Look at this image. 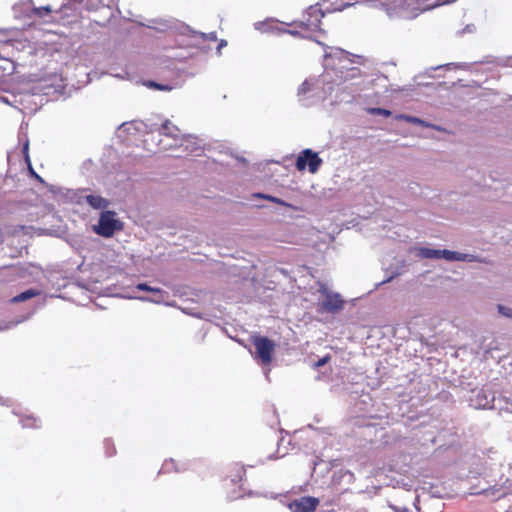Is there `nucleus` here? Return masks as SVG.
Returning <instances> with one entry per match:
<instances>
[{
  "label": "nucleus",
  "mask_w": 512,
  "mask_h": 512,
  "mask_svg": "<svg viewBox=\"0 0 512 512\" xmlns=\"http://www.w3.org/2000/svg\"><path fill=\"white\" fill-rule=\"evenodd\" d=\"M129 298L131 299H139L141 301H144V302H151V303H155V304H160L163 302V299L158 297V298H150V297H146V296H136V295H132V296H129Z\"/></svg>",
  "instance_id": "nucleus-23"
},
{
  "label": "nucleus",
  "mask_w": 512,
  "mask_h": 512,
  "mask_svg": "<svg viewBox=\"0 0 512 512\" xmlns=\"http://www.w3.org/2000/svg\"><path fill=\"white\" fill-rule=\"evenodd\" d=\"M87 189H83L80 191L81 196L78 200V203H82V199L93 209L95 210H104L110 206V201L100 195L94 194H86Z\"/></svg>",
  "instance_id": "nucleus-9"
},
{
  "label": "nucleus",
  "mask_w": 512,
  "mask_h": 512,
  "mask_svg": "<svg viewBox=\"0 0 512 512\" xmlns=\"http://www.w3.org/2000/svg\"><path fill=\"white\" fill-rule=\"evenodd\" d=\"M494 400L493 392L485 389L475 390L470 397V405L476 409H493Z\"/></svg>",
  "instance_id": "nucleus-7"
},
{
  "label": "nucleus",
  "mask_w": 512,
  "mask_h": 512,
  "mask_svg": "<svg viewBox=\"0 0 512 512\" xmlns=\"http://www.w3.org/2000/svg\"><path fill=\"white\" fill-rule=\"evenodd\" d=\"M397 119H401V120H404L408 123H411V124H416V125H420V126H423V127H432V128H436V126L418 118V117H415V116H410V115H405V114H400V115H397L396 116ZM437 129H439L437 127Z\"/></svg>",
  "instance_id": "nucleus-15"
},
{
  "label": "nucleus",
  "mask_w": 512,
  "mask_h": 512,
  "mask_svg": "<svg viewBox=\"0 0 512 512\" xmlns=\"http://www.w3.org/2000/svg\"><path fill=\"white\" fill-rule=\"evenodd\" d=\"M330 72L325 71L321 78L307 79L298 88L299 101L309 106L316 101H323L333 91L330 86Z\"/></svg>",
  "instance_id": "nucleus-1"
},
{
  "label": "nucleus",
  "mask_w": 512,
  "mask_h": 512,
  "mask_svg": "<svg viewBox=\"0 0 512 512\" xmlns=\"http://www.w3.org/2000/svg\"><path fill=\"white\" fill-rule=\"evenodd\" d=\"M325 71H328V69H326ZM329 72L330 86L340 85L360 75L359 68L347 67L346 65H340L337 69H331L329 70Z\"/></svg>",
  "instance_id": "nucleus-5"
},
{
  "label": "nucleus",
  "mask_w": 512,
  "mask_h": 512,
  "mask_svg": "<svg viewBox=\"0 0 512 512\" xmlns=\"http://www.w3.org/2000/svg\"><path fill=\"white\" fill-rule=\"evenodd\" d=\"M476 27L474 24H467L464 29L457 32L458 35H463L465 33H473L475 32Z\"/></svg>",
  "instance_id": "nucleus-28"
},
{
  "label": "nucleus",
  "mask_w": 512,
  "mask_h": 512,
  "mask_svg": "<svg viewBox=\"0 0 512 512\" xmlns=\"http://www.w3.org/2000/svg\"><path fill=\"white\" fill-rule=\"evenodd\" d=\"M407 5L400 6L399 17L402 18H413L417 15V2L415 0H406Z\"/></svg>",
  "instance_id": "nucleus-12"
},
{
  "label": "nucleus",
  "mask_w": 512,
  "mask_h": 512,
  "mask_svg": "<svg viewBox=\"0 0 512 512\" xmlns=\"http://www.w3.org/2000/svg\"><path fill=\"white\" fill-rule=\"evenodd\" d=\"M319 505V499L312 496H303L288 504L292 512H314Z\"/></svg>",
  "instance_id": "nucleus-8"
},
{
  "label": "nucleus",
  "mask_w": 512,
  "mask_h": 512,
  "mask_svg": "<svg viewBox=\"0 0 512 512\" xmlns=\"http://www.w3.org/2000/svg\"><path fill=\"white\" fill-rule=\"evenodd\" d=\"M35 422H36V420L34 418H26V419L22 420V426L24 428L36 427V425L34 424Z\"/></svg>",
  "instance_id": "nucleus-29"
},
{
  "label": "nucleus",
  "mask_w": 512,
  "mask_h": 512,
  "mask_svg": "<svg viewBox=\"0 0 512 512\" xmlns=\"http://www.w3.org/2000/svg\"><path fill=\"white\" fill-rule=\"evenodd\" d=\"M144 85L148 88L161 90V91H170L172 89V87L169 85H163V84L157 83L152 80H148V81L144 82Z\"/></svg>",
  "instance_id": "nucleus-20"
},
{
  "label": "nucleus",
  "mask_w": 512,
  "mask_h": 512,
  "mask_svg": "<svg viewBox=\"0 0 512 512\" xmlns=\"http://www.w3.org/2000/svg\"><path fill=\"white\" fill-rule=\"evenodd\" d=\"M253 344L256 349V357H258L263 364H269L272 360L275 343L267 337L257 336L254 337Z\"/></svg>",
  "instance_id": "nucleus-6"
},
{
  "label": "nucleus",
  "mask_w": 512,
  "mask_h": 512,
  "mask_svg": "<svg viewBox=\"0 0 512 512\" xmlns=\"http://www.w3.org/2000/svg\"><path fill=\"white\" fill-rule=\"evenodd\" d=\"M454 66H456L454 63H447V64L431 67L430 70H438V69H441V68L450 69L451 67H454Z\"/></svg>",
  "instance_id": "nucleus-32"
},
{
  "label": "nucleus",
  "mask_w": 512,
  "mask_h": 512,
  "mask_svg": "<svg viewBox=\"0 0 512 512\" xmlns=\"http://www.w3.org/2000/svg\"><path fill=\"white\" fill-rule=\"evenodd\" d=\"M322 163L323 160L319 157L318 153L307 148L299 153L295 166L298 171H303L308 168L310 173L315 174Z\"/></svg>",
  "instance_id": "nucleus-4"
},
{
  "label": "nucleus",
  "mask_w": 512,
  "mask_h": 512,
  "mask_svg": "<svg viewBox=\"0 0 512 512\" xmlns=\"http://www.w3.org/2000/svg\"><path fill=\"white\" fill-rule=\"evenodd\" d=\"M159 132L160 134L171 137L174 140L181 138L179 135L180 129L176 125L172 124L169 120L164 121V123L159 128Z\"/></svg>",
  "instance_id": "nucleus-11"
},
{
  "label": "nucleus",
  "mask_w": 512,
  "mask_h": 512,
  "mask_svg": "<svg viewBox=\"0 0 512 512\" xmlns=\"http://www.w3.org/2000/svg\"><path fill=\"white\" fill-rule=\"evenodd\" d=\"M477 260H478L477 256H475L473 254H467V253H461V252L456 253L455 261L476 262Z\"/></svg>",
  "instance_id": "nucleus-21"
},
{
  "label": "nucleus",
  "mask_w": 512,
  "mask_h": 512,
  "mask_svg": "<svg viewBox=\"0 0 512 512\" xmlns=\"http://www.w3.org/2000/svg\"><path fill=\"white\" fill-rule=\"evenodd\" d=\"M0 101L4 102L6 104H10L9 100L6 97H0Z\"/></svg>",
  "instance_id": "nucleus-36"
},
{
  "label": "nucleus",
  "mask_w": 512,
  "mask_h": 512,
  "mask_svg": "<svg viewBox=\"0 0 512 512\" xmlns=\"http://www.w3.org/2000/svg\"><path fill=\"white\" fill-rule=\"evenodd\" d=\"M396 512H410L409 508L407 507H402V508H398V507H395V506H391Z\"/></svg>",
  "instance_id": "nucleus-34"
},
{
  "label": "nucleus",
  "mask_w": 512,
  "mask_h": 512,
  "mask_svg": "<svg viewBox=\"0 0 512 512\" xmlns=\"http://www.w3.org/2000/svg\"><path fill=\"white\" fill-rule=\"evenodd\" d=\"M162 469H164L165 471L168 472L169 471L168 463H165Z\"/></svg>",
  "instance_id": "nucleus-39"
},
{
  "label": "nucleus",
  "mask_w": 512,
  "mask_h": 512,
  "mask_svg": "<svg viewBox=\"0 0 512 512\" xmlns=\"http://www.w3.org/2000/svg\"><path fill=\"white\" fill-rule=\"evenodd\" d=\"M417 255L423 259H441V250L421 247L418 249Z\"/></svg>",
  "instance_id": "nucleus-14"
},
{
  "label": "nucleus",
  "mask_w": 512,
  "mask_h": 512,
  "mask_svg": "<svg viewBox=\"0 0 512 512\" xmlns=\"http://www.w3.org/2000/svg\"><path fill=\"white\" fill-rule=\"evenodd\" d=\"M318 286V292L325 297L319 303L320 311L334 314L343 309L344 300L339 293L330 291L325 283L318 282Z\"/></svg>",
  "instance_id": "nucleus-3"
},
{
  "label": "nucleus",
  "mask_w": 512,
  "mask_h": 512,
  "mask_svg": "<svg viewBox=\"0 0 512 512\" xmlns=\"http://www.w3.org/2000/svg\"><path fill=\"white\" fill-rule=\"evenodd\" d=\"M330 359V356H324L322 358H320L317 362L314 363V367L315 368H319V367H322L324 366Z\"/></svg>",
  "instance_id": "nucleus-30"
},
{
  "label": "nucleus",
  "mask_w": 512,
  "mask_h": 512,
  "mask_svg": "<svg viewBox=\"0 0 512 512\" xmlns=\"http://www.w3.org/2000/svg\"><path fill=\"white\" fill-rule=\"evenodd\" d=\"M358 2H356L357 4ZM355 5V3H344L342 4L339 8H337L338 11H343L344 9L350 7V6H353Z\"/></svg>",
  "instance_id": "nucleus-33"
},
{
  "label": "nucleus",
  "mask_w": 512,
  "mask_h": 512,
  "mask_svg": "<svg viewBox=\"0 0 512 512\" xmlns=\"http://www.w3.org/2000/svg\"><path fill=\"white\" fill-rule=\"evenodd\" d=\"M368 112L372 115H381L384 117L391 116L392 112L390 110L384 109V108H370Z\"/></svg>",
  "instance_id": "nucleus-22"
},
{
  "label": "nucleus",
  "mask_w": 512,
  "mask_h": 512,
  "mask_svg": "<svg viewBox=\"0 0 512 512\" xmlns=\"http://www.w3.org/2000/svg\"><path fill=\"white\" fill-rule=\"evenodd\" d=\"M308 14L310 17H315V20L318 22L320 21V18L324 16V14L321 12V10L314 6H311L309 8Z\"/></svg>",
  "instance_id": "nucleus-26"
},
{
  "label": "nucleus",
  "mask_w": 512,
  "mask_h": 512,
  "mask_svg": "<svg viewBox=\"0 0 512 512\" xmlns=\"http://www.w3.org/2000/svg\"><path fill=\"white\" fill-rule=\"evenodd\" d=\"M418 496L415 498V502H414V506L416 507V509L419 511V508L417 506V503H418Z\"/></svg>",
  "instance_id": "nucleus-38"
},
{
  "label": "nucleus",
  "mask_w": 512,
  "mask_h": 512,
  "mask_svg": "<svg viewBox=\"0 0 512 512\" xmlns=\"http://www.w3.org/2000/svg\"><path fill=\"white\" fill-rule=\"evenodd\" d=\"M114 453H115V450H113V452L109 453L108 455H109V456H113V455H114Z\"/></svg>",
  "instance_id": "nucleus-40"
},
{
  "label": "nucleus",
  "mask_w": 512,
  "mask_h": 512,
  "mask_svg": "<svg viewBox=\"0 0 512 512\" xmlns=\"http://www.w3.org/2000/svg\"><path fill=\"white\" fill-rule=\"evenodd\" d=\"M253 196L255 198H261V199L269 200L271 202H274L276 204H279V205H282V206H285V207H290V205L287 202H285L284 200H282L280 198H277L275 196H271V195L263 194V193H255Z\"/></svg>",
  "instance_id": "nucleus-18"
},
{
  "label": "nucleus",
  "mask_w": 512,
  "mask_h": 512,
  "mask_svg": "<svg viewBox=\"0 0 512 512\" xmlns=\"http://www.w3.org/2000/svg\"><path fill=\"white\" fill-rule=\"evenodd\" d=\"M135 289L140 290V291H147V292H150L153 294H159V295H162L164 293V291L161 288L150 286L147 283H138L135 286Z\"/></svg>",
  "instance_id": "nucleus-19"
},
{
  "label": "nucleus",
  "mask_w": 512,
  "mask_h": 512,
  "mask_svg": "<svg viewBox=\"0 0 512 512\" xmlns=\"http://www.w3.org/2000/svg\"><path fill=\"white\" fill-rule=\"evenodd\" d=\"M122 229L123 223L117 218L116 212L111 210L102 211L98 223L93 226V231L105 238L112 237L116 231Z\"/></svg>",
  "instance_id": "nucleus-2"
},
{
  "label": "nucleus",
  "mask_w": 512,
  "mask_h": 512,
  "mask_svg": "<svg viewBox=\"0 0 512 512\" xmlns=\"http://www.w3.org/2000/svg\"><path fill=\"white\" fill-rule=\"evenodd\" d=\"M343 62H346V59H343V61L341 60V61H340V65H343V64H342Z\"/></svg>",
  "instance_id": "nucleus-41"
},
{
  "label": "nucleus",
  "mask_w": 512,
  "mask_h": 512,
  "mask_svg": "<svg viewBox=\"0 0 512 512\" xmlns=\"http://www.w3.org/2000/svg\"><path fill=\"white\" fill-rule=\"evenodd\" d=\"M40 294V291L35 289H28L24 292H21L20 294L16 295L12 301L15 303L24 302L28 299H31L33 297H36Z\"/></svg>",
  "instance_id": "nucleus-17"
},
{
  "label": "nucleus",
  "mask_w": 512,
  "mask_h": 512,
  "mask_svg": "<svg viewBox=\"0 0 512 512\" xmlns=\"http://www.w3.org/2000/svg\"><path fill=\"white\" fill-rule=\"evenodd\" d=\"M23 153H24V155H25V159H26V161H27V163H28L29 167H31L30 160H29V155H28V142H26V143H25V145H24V147H23ZM30 171H31V173H32V174H33L37 179L42 180V179L40 178V176H39V175H37V174L34 172V170H33L32 168H30Z\"/></svg>",
  "instance_id": "nucleus-27"
},
{
  "label": "nucleus",
  "mask_w": 512,
  "mask_h": 512,
  "mask_svg": "<svg viewBox=\"0 0 512 512\" xmlns=\"http://www.w3.org/2000/svg\"><path fill=\"white\" fill-rule=\"evenodd\" d=\"M179 147H184L186 151L195 153L196 155H199L198 152L202 151L198 138L190 134H183L181 136Z\"/></svg>",
  "instance_id": "nucleus-10"
},
{
  "label": "nucleus",
  "mask_w": 512,
  "mask_h": 512,
  "mask_svg": "<svg viewBox=\"0 0 512 512\" xmlns=\"http://www.w3.org/2000/svg\"><path fill=\"white\" fill-rule=\"evenodd\" d=\"M497 309H498V312L502 316L512 319V308L511 307H507V306L499 304L497 306Z\"/></svg>",
  "instance_id": "nucleus-25"
},
{
  "label": "nucleus",
  "mask_w": 512,
  "mask_h": 512,
  "mask_svg": "<svg viewBox=\"0 0 512 512\" xmlns=\"http://www.w3.org/2000/svg\"><path fill=\"white\" fill-rule=\"evenodd\" d=\"M396 275H397V274H394V275L390 276L388 279H386V280H385V281H383L382 283L390 282V281L394 278V276H396Z\"/></svg>",
  "instance_id": "nucleus-37"
},
{
  "label": "nucleus",
  "mask_w": 512,
  "mask_h": 512,
  "mask_svg": "<svg viewBox=\"0 0 512 512\" xmlns=\"http://www.w3.org/2000/svg\"><path fill=\"white\" fill-rule=\"evenodd\" d=\"M456 251H450L447 249L441 250V259H445L447 261H455L456 260Z\"/></svg>",
  "instance_id": "nucleus-24"
},
{
  "label": "nucleus",
  "mask_w": 512,
  "mask_h": 512,
  "mask_svg": "<svg viewBox=\"0 0 512 512\" xmlns=\"http://www.w3.org/2000/svg\"><path fill=\"white\" fill-rule=\"evenodd\" d=\"M184 29H185V31H187V33L189 35H191V36L199 35L204 41H206V40L216 41L217 40V35L215 32H210V33L198 32V31L193 30L188 25H185Z\"/></svg>",
  "instance_id": "nucleus-16"
},
{
  "label": "nucleus",
  "mask_w": 512,
  "mask_h": 512,
  "mask_svg": "<svg viewBox=\"0 0 512 512\" xmlns=\"http://www.w3.org/2000/svg\"><path fill=\"white\" fill-rule=\"evenodd\" d=\"M83 0H67V3H65L63 6L72 8L74 5L81 4Z\"/></svg>",
  "instance_id": "nucleus-31"
},
{
  "label": "nucleus",
  "mask_w": 512,
  "mask_h": 512,
  "mask_svg": "<svg viewBox=\"0 0 512 512\" xmlns=\"http://www.w3.org/2000/svg\"><path fill=\"white\" fill-rule=\"evenodd\" d=\"M226 45H227L226 40H223V39H222V40L219 42L218 46H217V50H218V52H220V50H221L223 47H225Z\"/></svg>",
  "instance_id": "nucleus-35"
},
{
  "label": "nucleus",
  "mask_w": 512,
  "mask_h": 512,
  "mask_svg": "<svg viewBox=\"0 0 512 512\" xmlns=\"http://www.w3.org/2000/svg\"><path fill=\"white\" fill-rule=\"evenodd\" d=\"M23 6H25L26 10H31L32 13L39 18H42L51 12V7L49 5L37 8L34 7L32 0L24 2Z\"/></svg>",
  "instance_id": "nucleus-13"
}]
</instances>
